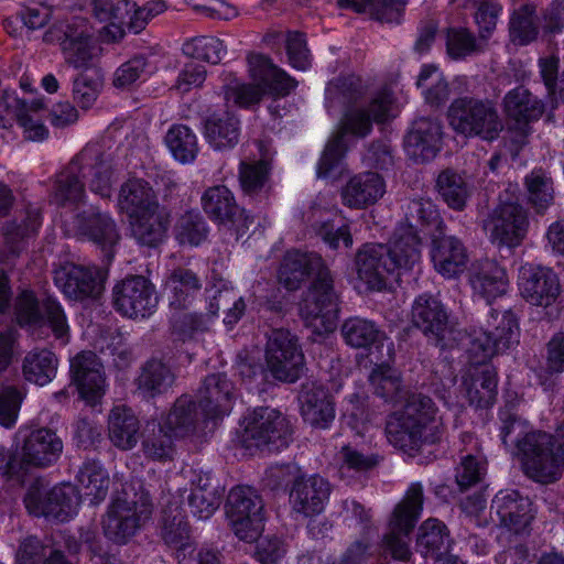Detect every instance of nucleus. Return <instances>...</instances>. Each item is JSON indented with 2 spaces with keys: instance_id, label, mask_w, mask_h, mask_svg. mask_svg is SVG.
I'll use <instances>...</instances> for the list:
<instances>
[{
  "instance_id": "nucleus-1",
  "label": "nucleus",
  "mask_w": 564,
  "mask_h": 564,
  "mask_svg": "<svg viewBox=\"0 0 564 564\" xmlns=\"http://www.w3.org/2000/svg\"><path fill=\"white\" fill-rule=\"evenodd\" d=\"M83 180L93 194L101 198L111 197L118 174L110 158L101 153L97 145L84 148L57 176L52 202L67 209L62 216L67 235L86 237L106 250L116 245L119 238L113 220L107 214L95 212L75 215L85 197Z\"/></svg>"
},
{
  "instance_id": "nucleus-2",
  "label": "nucleus",
  "mask_w": 564,
  "mask_h": 564,
  "mask_svg": "<svg viewBox=\"0 0 564 564\" xmlns=\"http://www.w3.org/2000/svg\"><path fill=\"white\" fill-rule=\"evenodd\" d=\"M406 224H401L386 247L365 245L356 256V288L360 292L380 291L398 281L403 271L412 269L421 259V239L417 226L440 228L441 218L430 199H413L405 209Z\"/></svg>"
},
{
  "instance_id": "nucleus-3",
  "label": "nucleus",
  "mask_w": 564,
  "mask_h": 564,
  "mask_svg": "<svg viewBox=\"0 0 564 564\" xmlns=\"http://www.w3.org/2000/svg\"><path fill=\"white\" fill-rule=\"evenodd\" d=\"M197 402L184 395L158 424H147L149 434L143 441L144 454L156 460L170 459L174 453L173 440L186 435L199 416L204 419L223 417L232 408V384L223 375L208 376L198 391Z\"/></svg>"
},
{
  "instance_id": "nucleus-4",
  "label": "nucleus",
  "mask_w": 564,
  "mask_h": 564,
  "mask_svg": "<svg viewBox=\"0 0 564 564\" xmlns=\"http://www.w3.org/2000/svg\"><path fill=\"white\" fill-rule=\"evenodd\" d=\"M360 91L355 85L354 79L349 84L345 79L341 84L330 82L326 87V100L349 101L352 105L347 109L340 122L339 132L332 138L317 164V176L323 178H337L346 170L344 154L350 144V137H365L371 130L372 121H384L392 118L398 112V106L393 91L390 88H383L378 91L370 100L366 109L358 102Z\"/></svg>"
},
{
  "instance_id": "nucleus-5",
  "label": "nucleus",
  "mask_w": 564,
  "mask_h": 564,
  "mask_svg": "<svg viewBox=\"0 0 564 564\" xmlns=\"http://www.w3.org/2000/svg\"><path fill=\"white\" fill-rule=\"evenodd\" d=\"M459 335V345L467 350L471 360L462 377V392L469 404L489 406L497 394V377L487 360L518 341L517 319L510 312H492L487 330Z\"/></svg>"
},
{
  "instance_id": "nucleus-6",
  "label": "nucleus",
  "mask_w": 564,
  "mask_h": 564,
  "mask_svg": "<svg viewBox=\"0 0 564 564\" xmlns=\"http://www.w3.org/2000/svg\"><path fill=\"white\" fill-rule=\"evenodd\" d=\"M306 276L314 280L300 302V315L313 333H332L338 321V297L329 270L321 256L314 252H288L279 271L280 283L293 290Z\"/></svg>"
},
{
  "instance_id": "nucleus-7",
  "label": "nucleus",
  "mask_w": 564,
  "mask_h": 564,
  "mask_svg": "<svg viewBox=\"0 0 564 564\" xmlns=\"http://www.w3.org/2000/svg\"><path fill=\"white\" fill-rule=\"evenodd\" d=\"M502 443L521 459L525 474L542 484L553 482L564 470V421L554 434L532 431L529 423L502 411Z\"/></svg>"
},
{
  "instance_id": "nucleus-8",
  "label": "nucleus",
  "mask_w": 564,
  "mask_h": 564,
  "mask_svg": "<svg viewBox=\"0 0 564 564\" xmlns=\"http://www.w3.org/2000/svg\"><path fill=\"white\" fill-rule=\"evenodd\" d=\"M442 426L434 402L429 397L412 395L402 411L389 416L386 435L393 446L413 449L436 442Z\"/></svg>"
},
{
  "instance_id": "nucleus-9",
  "label": "nucleus",
  "mask_w": 564,
  "mask_h": 564,
  "mask_svg": "<svg viewBox=\"0 0 564 564\" xmlns=\"http://www.w3.org/2000/svg\"><path fill=\"white\" fill-rule=\"evenodd\" d=\"M248 64L251 83L230 79L225 86V98L228 102L248 108L258 104L267 94L285 96L296 86L284 70L272 65L263 55H250Z\"/></svg>"
},
{
  "instance_id": "nucleus-10",
  "label": "nucleus",
  "mask_w": 564,
  "mask_h": 564,
  "mask_svg": "<svg viewBox=\"0 0 564 564\" xmlns=\"http://www.w3.org/2000/svg\"><path fill=\"white\" fill-rule=\"evenodd\" d=\"M18 449L14 456H2L0 459V474L8 478L21 479L28 467H44L53 464L59 457L63 443L51 430L40 427H20L18 434Z\"/></svg>"
},
{
  "instance_id": "nucleus-11",
  "label": "nucleus",
  "mask_w": 564,
  "mask_h": 564,
  "mask_svg": "<svg viewBox=\"0 0 564 564\" xmlns=\"http://www.w3.org/2000/svg\"><path fill=\"white\" fill-rule=\"evenodd\" d=\"M94 34L93 26L85 18L75 17L50 29L44 34V41H57L68 65L77 69L94 70L101 55V47Z\"/></svg>"
},
{
  "instance_id": "nucleus-12",
  "label": "nucleus",
  "mask_w": 564,
  "mask_h": 564,
  "mask_svg": "<svg viewBox=\"0 0 564 564\" xmlns=\"http://www.w3.org/2000/svg\"><path fill=\"white\" fill-rule=\"evenodd\" d=\"M518 185L509 184L484 224L490 241L499 247H518L527 236L529 219L518 203Z\"/></svg>"
},
{
  "instance_id": "nucleus-13",
  "label": "nucleus",
  "mask_w": 564,
  "mask_h": 564,
  "mask_svg": "<svg viewBox=\"0 0 564 564\" xmlns=\"http://www.w3.org/2000/svg\"><path fill=\"white\" fill-rule=\"evenodd\" d=\"M23 501L30 514L64 522L77 514L80 495L69 482L50 487L36 479L28 487Z\"/></svg>"
},
{
  "instance_id": "nucleus-14",
  "label": "nucleus",
  "mask_w": 564,
  "mask_h": 564,
  "mask_svg": "<svg viewBox=\"0 0 564 564\" xmlns=\"http://www.w3.org/2000/svg\"><path fill=\"white\" fill-rule=\"evenodd\" d=\"M448 122L457 133L487 141L497 139L503 129L502 120L491 102L468 97L452 102Z\"/></svg>"
},
{
  "instance_id": "nucleus-15",
  "label": "nucleus",
  "mask_w": 564,
  "mask_h": 564,
  "mask_svg": "<svg viewBox=\"0 0 564 564\" xmlns=\"http://www.w3.org/2000/svg\"><path fill=\"white\" fill-rule=\"evenodd\" d=\"M226 516L235 535L243 542L257 541L263 531V503L249 487H236L230 490Z\"/></svg>"
},
{
  "instance_id": "nucleus-16",
  "label": "nucleus",
  "mask_w": 564,
  "mask_h": 564,
  "mask_svg": "<svg viewBox=\"0 0 564 564\" xmlns=\"http://www.w3.org/2000/svg\"><path fill=\"white\" fill-rule=\"evenodd\" d=\"M150 512V503L144 494L130 497L128 489H124L123 497L112 502L102 521L105 535L116 543H126L149 518Z\"/></svg>"
},
{
  "instance_id": "nucleus-17",
  "label": "nucleus",
  "mask_w": 564,
  "mask_h": 564,
  "mask_svg": "<svg viewBox=\"0 0 564 564\" xmlns=\"http://www.w3.org/2000/svg\"><path fill=\"white\" fill-rule=\"evenodd\" d=\"M423 506V488L419 482L411 484L403 500L395 507L389 522L390 533L387 534L386 549L395 560L408 561L411 551L403 536L415 525Z\"/></svg>"
},
{
  "instance_id": "nucleus-18",
  "label": "nucleus",
  "mask_w": 564,
  "mask_h": 564,
  "mask_svg": "<svg viewBox=\"0 0 564 564\" xmlns=\"http://www.w3.org/2000/svg\"><path fill=\"white\" fill-rule=\"evenodd\" d=\"M267 370L274 379L294 382L304 368V355L289 330H273L265 350Z\"/></svg>"
},
{
  "instance_id": "nucleus-19",
  "label": "nucleus",
  "mask_w": 564,
  "mask_h": 564,
  "mask_svg": "<svg viewBox=\"0 0 564 564\" xmlns=\"http://www.w3.org/2000/svg\"><path fill=\"white\" fill-rule=\"evenodd\" d=\"M290 434L285 416L275 409L260 408L247 419L242 443L247 448L271 446L279 451L286 445Z\"/></svg>"
},
{
  "instance_id": "nucleus-20",
  "label": "nucleus",
  "mask_w": 564,
  "mask_h": 564,
  "mask_svg": "<svg viewBox=\"0 0 564 564\" xmlns=\"http://www.w3.org/2000/svg\"><path fill=\"white\" fill-rule=\"evenodd\" d=\"M43 313L44 315L40 312L32 292L23 291L18 296L15 302V317L20 325L35 329L47 323L55 337L59 339L62 344H66L69 337V326L61 304L48 299L43 305Z\"/></svg>"
},
{
  "instance_id": "nucleus-21",
  "label": "nucleus",
  "mask_w": 564,
  "mask_h": 564,
  "mask_svg": "<svg viewBox=\"0 0 564 564\" xmlns=\"http://www.w3.org/2000/svg\"><path fill=\"white\" fill-rule=\"evenodd\" d=\"M113 304L123 316L130 318L150 316L158 304L155 288L143 276L127 278L113 288Z\"/></svg>"
},
{
  "instance_id": "nucleus-22",
  "label": "nucleus",
  "mask_w": 564,
  "mask_h": 564,
  "mask_svg": "<svg viewBox=\"0 0 564 564\" xmlns=\"http://www.w3.org/2000/svg\"><path fill=\"white\" fill-rule=\"evenodd\" d=\"M106 273L97 267L66 264L54 273L56 286L72 300L97 299L104 291Z\"/></svg>"
},
{
  "instance_id": "nucleus-23",
  "label": "nucleus",
  "mask_w": 564,
  "mask_h": 564,
  "mask_svg": "<svg viewBox=\"0 0 564 564\" xmlns=\"http://www.w3.org/2000/svg\"><path fill=\"white\" fill-rule=\"evenodd\" d=\"M518 285L521 295L536 306L551 305L560 294L556 274L549 268L531 263L520 267Z\"/></svg>"
},
{
  "instance_id": "nucleus-24",
  "label": "nucleus",
  "mask_w": 564,
  "mask_h": 564,
  "mask_svg": "<svg viewBox=\"0 0 564 564\" xmlns=\"http://www.w3.org/2000/svg\"><path fill=\"white\" fill-rule=\"evenodd\" d=\"M70 372L79 398L90 405L99 402L106 391V379L97 356L90 351L78 354L70 360Z\"/></svg>"
},
{
  "instance_id": "nucleus-25",
  "label": "nucleus",
  "mask_w": 564,
  "mask_h": 564,
  "mask_svg": "<svg viewBox=\"0 0 564 564\" xmlns=\"http://www.w3.org/2000/svg\"><path fill=\"white\" fill-rule=\"evenodd\" d=\"M468 283L475 299L490 304L495 299L507 293L509 278L507 271L492 259H480L471 263L468 271Z\"/></svg>"
},
{
  "instance_id": "nucleus-26",
  "label": "nucleus",
  "mask_w": 564,
  "mask_h": 564,
  "mask_svg": "<svg viewBox=\"0 0 564 564\" xmlns=\"http://www.w3.org/2000/svg\"><path fill=\"white\" fill-rule=\"evenodd\" d=\"M3 106L10 109L15 117L24 139L32 142H42L48 138V129L43 121L46 109L44 97L22 100L8 96L3 104H0V108Z\"/></svg>"
},
{
  "instance_id": "nucleus-27",
  "label": "nucleus",
  "mask_w": 564,
  "mask_h": 564,
  "mask_svg": "<svg viewBox=\"0 0 564 564\" xmlns=\"http://www.w3.org/2000/svg\"><path fill=\"white\" fill-rule=\"evenodd\" d=\"M491 510L502 525L516 533L525 530L533 519L530 499L513 489L500 490L492 500Z\"/></svg>"
},
{
  "instance_id": "nucleus-28",
  "label": "nucleus",
  "mask_w": 564,
  "mask_h": 564,
  "mask_svg": "<svg viewBox=\"0 0 564 564\" xmlns=\"http://www.w3.org/2000/svg\"><path fill=\"white\" fill-rule=\"evenodd\" d=\"M329 494V484L323 477H301L291 489L290 503L294 511L311 517L325 509Z\"/></svg>"
},
{
  "instance_id": "nucleus-29",
  "label": "nucleus",
  "mask_w": 564,
  "mask_h": 564,
  "mask_svg": "<svg viewBox=\"0 0 564 564\" xmlns=\"http://www.w3.org/2000/svg\"><path fill=\"white\" fill-rule=\"evenodd\" d=\"M386 193V183L376 172H364L351 176L341 187L340 198L345 206L364 209L376 204Z\"/></svg>"
},
{
  "instance_id": "nucleus-30",
  "label": "nucleus",
  "mask_w": 564,
  "mask_h": 564,
  "mask_svg": "<svg viewBox=\"0 0 564 564\" xmlns=\"http://www.w3.org/2000/svg\"><path fill=\"white\" fill-rule=\"evenodd\" d=\"M200 288V280L191 269L176 267L173 261L167 264L162 281V292L171 307L185 308Z\"/></svg>"
},
{
  "instance_id": "nucleus-31",
  "label": "nucleus",
  "mask_w": 564,
  "mask_h": 564,
  "mask_svg": "<svg viewBox=\"0 0 564 564\" xmlns=\"http://www.w3.org/2000/svg\"><path fill=\"white\" fill-rule=\"evenodd\" d=\"M431 261L438 274L445 279H454L466 270L469 257L458 238L445 236L433 240Z\"/></svg>"
},
{
  "instance_id": "nucleus-32",
  "label": "nucleus",
  "mask_w": 564,
  "mask_h": 564,
  "mask_svg": "<svg viewBox=\"0 0 564 564\" xmlns=\"http://www.w3.org/2000/svg\"><path fill=\"white\" fill-rule=\"evenodd\" d=\"M412 321L425 335L435 338L442 346H449L446 334L453 332L447 329V313L437 299L417 296L412 306Z\"/></svg>"
},
{
  "instance_id": "nucleus-33",
  "label": "nucleus",
  "mask_w": 564,
  "mask_h": 564,
  "mask_svg": "<svg viewBox=\"0 0 564 564\" xmlns=\"http://www.w3.org/2000/svg\"><path fill=\"white\" fill-rule=\"evenodd\" d=\"M442 128L438 121L419 119L405 138V150L410 158L419 162L433 159L441 148Z\"/></svg>"
},
{
  "instance_id": "nucleus-34",
  "label": "nucleus",
  "mask_w": 564,
  "mask_h": 564,
  "mask_svg": "<svg viewBox=\"0 0 564 564\" xmlns=\"http://www.w3.org/2000/svg\"><path fill=\"white\" fill-rule=\"evenodd\" d=\"M117 206L128 219L160 209L153 188L140 178L128 180L121 185Z\"/></svg>"
},
{
  "instance_id": "nucleus-35",
  "label": "nucleus",
  "mask_w": 564,
  "mask_h": 564,
  "mask_svg": "<svg viewBox=\"0 0 564 564\" xmlns=\"http://www.w3.org/2000/svg\"><path fill=\"white\" fill-rule=\"evenodd\" d=\"M79 7H91L96 18L107 22L99 31L100 39L104 42H117L124 35L123 23L126 13L132 7L128 0H119L112 3L110 0H78Z\"/></svg>"
},
{
  "instance_id": "nucleus-36",
  "label": "nucleus",
  "mask_w": 564,
  "mask_h": 564,
  "mask_svg": "<svg viewBox=\"0 0 564 564\" xmlns=\"http://www.w3.org/2000/svg\"><path fill=\"white\" fill-rule=\"evenodd\" d=\"M341 333L351 347L375 349L380 357L387 355L390 358L392 355L393 344L387 341L384 335L368 319L349 318L344 323Z\"/></svg>"
},
{
  "instance_id": "nucleus-37",
  "label": "nucleus",
  "mask_w": 564,
  "mask_h": 564,
  "mask_svg": "<svg viewBox=\"0 0 564 564\" xmlns=\"http://www.w3.org/2000/svg\"><path fill=\"white\" fill-rule=\"evenodd\" d=\"M300 401L305 422L317 429L329 427L335 419V408L329 393L322 386H305Z\"/></svg>"
},
{
  "instance_id": "nucleus-38",
  "label": "nucleus",
  "mask_w": 564,
  "mask_h": 564,
  "mask_svg": "<svg viewBox=\"0 0 564 564\" xmlns=\"http://www.w3.org/2000/svg\"><path fill=\"white\" fill-rule=\"evenodd\" d=\"M503 105L507 116L514 121L516 129L521 135L528 134L529 122L539 119L543 112L541 101L523 87L509 91L505 97Z\"/></svg>"
},
{
  "instance_id": "nucleus-39",
  "label": "nucleus",
  "mask_w": 564,
  "mask_h": 564,
  "mask_svg": "<svg viewBox=\"0 0 564 564\" xmlns=\"http://www.w3.org/2000/svg\"><path fill=\"white\" fill-rule=\"evenodd\" d=\"M130 230L138 243L156 247L162 243L169 229V217L160 208L129 219Z\"/></svg>"
},
{
  "instance_id": "nucleus-40",
  "label": "nucleus",
  "mask_w": 564,
  "mask_h": 564,
  "mask_svg": "<svg viewBox=\"0 0 564 564\" xmlns=\"http://www.w3.org/2000/svg\"><path fill=\"white\" fill-rule=\"evenodd\" d=\"M221 492L213 485L209 474L198 475L188 496V507L198 520L209 519L219 508Z\"/></svg>"
},
{
  "instance_id": "nucleus-41",
  "label": "nucleus",
  "mask_w": 564,
  "mask_h": 564,
  "mask_svg": "<svg viewBox=\"0 0 564 564\" xmlns=\"http://www.w3.org/2000/svg\"><path fill=\"white\" fill-rule=\"evenodd\" d=\"M108 429L111 443L120 449H131L139 441V420L124 406L112 409Z\"/></svg>"
},
{
  "instance_id": "nucleus-42",
  "label": "nucleus",
  "mask_w": 564,
  "mask_h": 564,
  "mask_svg": "<svg viewBox=\"0 0 564 564\" xmlns=\"http://www.w3.org/2000/svg\"><path fill=\"white\" fill-rule=\"evenodd\" d=\"M239 120L231 113L216 115L205 123V138L215 150L234 148L239 141Z\"/></svg>"
},
{
  "instance_id": "nucleus-43",
  "label": "nucleus",
  "mask_w": 564,
  "mask_h": 564,
  "mask_svg": "<svg viewBox=\"0 0 564 564\" xmlns=\"http://www.w3.org/2000/svg\"><path fill=\"white\" fill-rule=\"evenodd\" d=\"M57 370V359L47 349H34L29 351L22 361V373L26 381L45 386L50 383Z\"/></svg>"
},
{
  "instance_id": "nucleus-44",
  "label": "nucleus",
  "mask_w": 564,
  "mask_h": 564,
  "mask_svg": "<svg viewBox=\"0 0 564 564\" xmlns=\"http://www.w3.org/2000/svg\"><path fill=\"white\" fill-rule=\"evenodd\" d=\"M82 496L91 505L102 501L108 492L109 477L106 470L96 462L85 463L77 474Z\"/></svg>"
},
{
  "instance_id": "nucleus-45",
  "label": "nucleus",
  "mask_w": 564,
  "mask_h": 564,
  "mask_svg": "<svg viewBox=\"0 0 564 564\" xmlns=\"http://www.w3.org/2000/svg\"><path fill=\"white\" fill-rule=\"evenodd\" d=\"M324 207L314 204L306 215V219L315 230L316 235L332 249H338L341 246L349 248L352 245V237L347 226L335 228L333 224L323 219Z\"/></svg>"
},
{
  "instance_id": "nucleus-46",
  "label": "nucleus",
  "mask_w": 564,
  "mask_h": 564,
  "mask_svg": "<svg viewBox=\"0 0 564 564\" xmlns=\"http://www.w3.org/2000/svg\"><path fill=\"white\" fill-rule=\"evenodd\" d=\"M202 205L213 220L221 224L230 220L238 210L231 192L220 185L210 187L204 193Z\"/></svg>"
},
{
  "instance_id": "nucleus-47",
  "label": "nucleus",
  "mask_w": 564,
  "mask_h": 564,
  "mask_svg": "<svg viewBox=\"0 0 564 564\" xmlns=\"http://www.w3.org/2000/svg\"><path fill=\"white\" fill-rule=\"evenodd\" d=\"M369 380L375 393L388 402L398 403L406 394L399 372L387 364L378 365L370 373Z\"/></svg>"
},
{
  "instance_id": "nucleus-48",
  "label": "nucleus",
  "mask_w": 564,
  "mask_h": 564,
  "mask_svg": "<svg viewBox=\"0 0 564 564\" xmlns=\"http://www.w3.org/2000/svg\"><path fill=\"white\" fill-rule=\"evenodd\" d=\"M164 141L173 158L181 163L192 162L198 153L197 137L184 124L172 126Z\"/></svg>"
},
{
  "instance_id": "nucleus-49",
  "label": "nucleus",
  "mask_w": 564,
  "mask_h": 564,
  "mask_svg": "<svg viewBox=\"0 0 564 564\" xmlns=\"http://www.w3.org/2000/svg\"><path fill=\"white\" fill-rule=\"evenodd\" d=\"M449 545L446 527L436 519H427L419 529L417 549L424 555L440 556Z\"/></svg>"
},
{
  "instance_id": "nucleus-50",
  "label": "nucleus",
  "mask_w": 564,
  "mask_h": 564,
  "mask_svg": "<svg viewBox=\"0 0 564 564\" xmlns=\"http://www.w3.org/2000/svg\"><path fill=\"white\" fill-rule=\"evenodd\" d=\"M416 86L431 105H440L448 98V85L436 65L425 64L421 67Z\"/></svg>"
},
{
  "instance_id": "nucleus-51",
  "label": "nucleus",
  "mask_w": 564,
  "mask_h": 564,
  "mask_svg": "<svg viewBox=\"0 0 564 564\" xmlns=\"http://www.w3.org/2000/svg\"><path fill=\"white\" fill-rule=\"evenodd\" d=\"M437 188L447 205L454 209H462L470 194L469 182L452 171L438 175Z\"/></svg>"
},
{
  "instance_id": "nucleus-52",
  "label": "nucleus",
  "mask_w": 564,
  "mask_h": 564,
  "mask_svg": "<svg viewBox=\"0 0 564 564\" xmlns=\"http://www.w3.org/2000/svg\"><path fill=\"white\" fill-rule=\"evenodd\" d=\"M173 383L170 369L159 360L149 361L138 378V388L143 394L154 397L164 392Z\"/></svg>"
},
{
  "instance_id": "nucleus-53",
  "label": "nucleus",
  "mask_w": 564,
  "mask_h": 564,
  "mask_svg": "<svg viewBox=\"0 0 564 564\" xmlns=\"http://www.w3.org/2000/svg\"><path fill=\"white\" fill-rule=\"evenodd\" d=\"M104 87V78L98 69L80 73L73 82V98L84 110L91 108Z\"/></svg>"
},
{
  "instance_id": "nucleus-54",
  "label": "nucleus",
  "mask_w": 564,
  "mask_h": 564,
  "mask_svg": "<svg viewBox=\"0 0 564 564\" xmlns=\"http://www.w3.org/2000/svg\"><path fill=\"white\" fill-rule=\"evenodd\" d=\"M528 198L538 213L553 203L554 188L551 178L542 171H533L525 177Z\"/></svg>"
},
{
  "instance_id": "nucleus-55",
  "label": "nucleus",
  "mask_w": 564,
  "mask_h": 564,
  "mask_svg": "<svg viewBox=\"0 0 564 564\" xmlns=\"http://www.w3.org/2000/svg\"><path fill=\"white\" fill-rule=\"evenodd\" d=\"M365 402V392L357 391L348 395L343 405V419L345 423L358 435L366 434L371 427Z\"/></svg>"
},
{
  "instance_id": "nucleus-56",
  "label": "nucleus",
  "mask_w": 564,
  "mask_h": 564,
  "mask_svg": "<svg viewBox=\"0 0 564 564\" xmlns=\"http://www.w3.org/2000/svg\"><path fill=\"white\" fill-rule=\"evenodd\" d=\"M207 236L206 224L198 213H186L175 227V237L183 246L195 247L200 245Z\"/></svg>"
},
{
  "instance_id": "nucleus-57",
  "label": "nucleus",
  "mask_w": 564,
  "mask_h": 564,
  "mask_svg": "<svg viewBox=\"0 0 564 564\" xmlns=\"http://www.w3.org/2000/svg\"><path fill=\"white\" fill-rule=\"evenodd\" d=\"M184 52L194 58L212 64L219 63L227 53L221 40L214 36H200L184 44Z\"/></svg>"
},
{
  "instance_id": "nucleus-58",
  "label": "nucleus",
  "mask_w": 564,
  "mask_h": 564,
  "mask_svg": "<svg viewBox=\"0 0 564 564\" xmlns=\"http://www.w3.org/2000/svg\"><path fill=\"white\" fill-rule=\"evenodd\" d=\"M208 312L210 316H216L220 306L232 302V306L227 311L225 316V324L235 325L245 312V302L241 296H237L231 288L224 286L223 289L212 291Z\"/></svg>"
},
{
  "instance_id": "nucleus-59",
  "label": "nucleus",
  "mask_w": 564,
  "mask_h": 564,
  "mask_svg": "<svg viewBox=\"0 0 564 564\" xmlns=\"http://www.w3.org/2000/svg\"><path fill=\"white\" fill-rule=\"evenodd\" d=\"M534 10L529 6H523L514 11L510 20L511 40L519 45H527L538 36V28L533 18Z\"/></svg>"
},
{
  "instance_id": "nucleus-60",
  "label": "nucleus",
  "mask_w": 564,
  "mask_h": 564,
  "mask_svg": "<svg viewBox=\"0 0 564 564\" xmlns=\"http://www.w3.org/2000/svg\"><path fill=\"white\" fill-rule=\"evenodd\" d=\"M269 173V163L265 159L243 160L240 164L239 181L246 193H254L262 188Z\"/></svg>"
},
{
  "instance_id": "nucleus-61",
  "label": "nucleus",
  "mask_w": 564,
  "mask_h": 564,
  "mask_svg": "<svg viewBox=\"0 0 564 564\" xmlns=\"http://www.w3.org/2000/svg\"><path fill=\"white\" fill-rule=\"evenodd\" d=\"M539 72L551 102L556 100L557 94L564 100V72L557 80L558 57L555 55L541 57L539 59Z\"/></svg>"
},
{
  "instance_id": "nucleus-62",
  "label": "nucleus",
  "mask_w": 564,
  "mask_h": 564,
  "mask_svg": "<svg viewBox=\"0 0 564 564\" xmlns=\"http://www.w3.org/2000/svg\"><path fill=\"white\" fill-rule=\"evenodd\" d=\"M24 392L14 387H7L0 391V425L10 429L19 417Z\"/></svg>"
},
{
  "instance_id": "nucleus-63",
  "label": "nucleus",
  "mask_w": 564,
  "mask_h": 564,
  "mask_svg": "<svg viewBox=\"0 0 564 564\" xmlns=\"http://www.w3.org/2000/svg\"><path fill=\"white\" fill-rule=\"evenodd\" d=\"M147 61L143 57H134L120 65L113 73L112 84L118 89H128L138 80L145 78Z\"/></svg>"
},
{
  "instance_id": "nucleus-64",
  "label": "nucleus",
  "mask_w": 564,
  "mask_h": 564,
  "mask_svg": "<svg viewBox=\"0 0 564 564\" xmlns=\"http://www.w3.org/2000/svg\"><path fill=\"white\" fill-rule=\"evenodd\" d=\"M542 370L549 375L564 372V334H555L546 345Z\"/></svg>"
}]
</instances>
